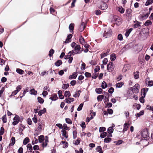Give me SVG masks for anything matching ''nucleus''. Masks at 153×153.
<instances>
[{
    "label": "nucleus",
    "mask_w": 153,
    "mask_h": 153,
    "mask_svg": "<svg viewBox=\"0 0 153 153\" xmlns=\"http://www.w3.org/2000/svg\"><path fill=\"white\" fill-rule=\"evenodd\" d=\"M25 128V126L22 124H21L20 126V127L19 128V131H22Z\"/></svg>",
    "instance_id": "obj_29"
},
{
    "label": "nucleus",
    "mask_w": 153,
    "mask_h": 153,
    "mask_svg": "<svg viewBox=\"0 0 153 153\" xmlns=\"http://www.w3.org/2000/svg\"><path fill=\"white\" fill-rule=\"evenodd\" d=\"M46 109L44 108L42 110H40L38 112V115L39 116H41L43 114H44L46 112Z\"/></svg>",
    "instance_id": "obj_15"
},
{
    "label": "nucleus",
    "mask_w": 153,
    "mask_h": 153,
    "mask_svg": "<svg viewBox=\"0 0 153 153\" xmlns=\"http://www.w3.org/2000/svg\"><path fill=\"white\" fill-rule=\"evenodd\" d=\"M85 76L87 77H90L91 76V73L88 72H86L85 74Z\"/></svg>",
    "instance_id": "obj_59"
},
{
    "label": "nucleus",
    "mask_w": 153,
    "mask_h": 153,
    "mask_svg": "<svg viewBox=\"0 0 153 153\" xmlns=\"http://www.w3.org/2000/svg\"><path fill=\"white\" fill-rule=\"evenodd\" d=\"M107 131L109 134H111L113 132L114 129L112 127H110L108 128Z\"/></svg>",
    "instance_id": "obj_39"
},
{
    "label": "nucleus",
    "mask_w": 153,
    "mask_h": 153,
    "mask_svg": "<svg viewBox=\"0 0 153 153\" xmlns=\"http://www.w3.org/2000/svg\"><path fill=\"white\" fill-rule=\"evenodd\" d=\"M118 8V10L120 13H124L125 10L122 7H119Z\"/></svg>",
    "instance_id": "obj_43"
},
{
    "label": "nucleus",
    "mask_w": 153,
    "mask_h": 153,
    "mask_svg": "<svg viewBox=\"0 0 153 153\" xmlns=\"http://www.w3.org/2000/svg\"><path fill=\"white\" fill-rule=\"evenodd\" d=\"M131 10L130 9H128L126 10V14L127 16L128 17H131Z\"/></svg>",
    "instance_id": "obj_11"
},
{
    "label": "nucleus",
    "mask_w": 153,
    "mask_h": 153,
    "mask_svg": "<svg viewBox=\"0 0 153 153\" xmlns=\"http://www.w3.org/2000/svg\"><path fill=\"white\" fill-rule=\"evenodd\" d=\"M108 62V59L107 58H105L102 61V63L104 65H105L107 64Z\"/></svg>",
    "instance_id": "obj_60"
},
{
    "label": "nucleus",
    "mask_w": 153,
    "mask_h": 153,
    "mask_svg": "<svg viewBox=\"0 0 153 153\" xmlns=\"http://www.w3.org/2000/svg\"><path fill=\"white\" fill-rule=\"evenodd\" d=\"M123 84L122 82L118 83H117L116 85V86L117 88H121L122 87Z\"/></svg>",
    "instance_id": "obj_56"
},
{
    "label": "nucleus",
    "mask_w": 153,
    "mask_h": 153,
    "mask_svg": "<svg viewBox=\"0 0 153 153\" xmlns=\"http://www.w3.org/2000/svg\"><path fill=\"white\" fill-rule=\"evenodd\" d=\"M153 1V0H147L145 4V5L146 6H148L151 4L152 3V1Z\"/></svg>",
    "instance_id": "obj_47"
},
{
    "label": "nucleus",
    "mask_w": 153,
    "mask_h": 153,
    "mask_svg": "<svg viewBox=\"0 0 153 153\" xmlns=\"http://www.w3.org/2000/svg\"><path fill=\"white\" fill-rule=\"evenodd\" d=\"M100 70V67L99 66H97L96 67V68L94 69V72L96 73L98 71Z\"/></svg>",
    "instance_id": "obj_64"
},
{
    "label": "nucleus",
    "mask_w": 153,
    "mask_h": 153,
    "mask_svg": "<svg viewBox=\"0 0 153 153\" xmlns=\"http://www.w3.org/2000/svg\"><path fill=\"white\" fill-rule=\"evenodd\" d=\"M27 148L30 150V152H32L33 150V148L30 144H28L27 145Z\"/></svg>",
    "instance_id": "obj_41"
},
{
    "label": "nucleus",
    "mask_w": 153,
    "mask_h": 153,
    "mask_svg": "<svg viewBox=\"0 0 153 153\" xmlns=\"http://www.w3.org/2000/svg\"><path fill=\"white\" fill-rule=\"evenodd\" d=\"M71 95L70 92L69 91H65L64 93V96L65 97H69L71 96Z\"/></svg>",
    "instance_id": "obj_33"
},
{
    "label": "nucleus",
    "mask_w": 153,
    "mask_h": 153,
    "mask_svg": "<svg viewBox=\"0 0 153 153\" xmlns=\"http://www.w3.org/2000/svg\"><path fill=\"white\" fill-rule=\"evenodd\" d=\"M83 105V103H81L79 105V106H78V107L77 109V110L78 111H81L82 109Z\"/></svg>",
    "instance_id": "obj_49"
},
{
    "label": "nucleus",
    "mask_w": 153,
    "mask_h": 153,
    "mask_svg": "<svg viewBox=\"0 0 153 153\" xmlns=\"http://www.w3.org/2000/svg\"><path fill=\"white\" fill-rule=\"evenodd\" d=\"M140 86L138 84H136L134 86L131 87L130 89L134 93L137 94L139 92V88Z\"/></svg>",
    "instance_id": "obj_4"
},
{
    "label": "nucleus",
    "mask_w": 153,
    "mask_h": 153,
    "mask_svg": "<svg viewBox=\"0 0 153 153\" xmlns=\"http://www.w3.org/2000/svg\"><path fill=\"white\" fill-rule=\"evenodd\" d=\"M11 140L12 141V142L11 143H10L9 144V146H10L11 145L12 146L14 145L15 143V139L14 137H11Z\"/></svg>",
    "instance_id": "obj_28"
},
{
    "label": "nucleus",
    "mask_w": 153,
    "mask_h": 153,
    "mask_svg": "<svg viewBox=\"0 0 153 153\" xmlns=\"http://www.w3.org/2000/svg\"><path fill=\"white\" fill-rule=\"evenodd\" d=\"M129 124L128 123H125L123 125V132L124 133L129 128Z\"/></svg>",
    "instance_id": "obj_7"
},
{
    "label": "nucleus",
    "mask_w": 153,
    "mask_h": 153,
    "mask_svg": "<svg viewBox=\"0 0 153 153\" xmlns=\"http://www.w3.org/2000/svg\"><path fill=\"white\" fill-rule=\"evenodd\" d=\"M108 5L106 3L103 2L100 6V8L102 10H105L108 8Z\"/></svg>",
    "instance_id": "obj_10"
},
{
    "label": "nucleus",
    "mask_w": 153,
    "mask_h": 153,
    "mask_svg": "<svg viewBox=\"0 0 153 153\" xmlns=\"http://www.w3.org/2000/svg\"><path fill=\"white\" fill-rule=\"evenodd\" d=\"M150 13V12H147L146 14H144L142 16V19L143 20L146 19L148 18Z\"/></svg>",
    "instance_id": "obj_21"
},
{
    "label": "nucleus",
    "mask_w": 153,
    "mask_h": 153,
    "mask_svg": "<svg viewBox=\"0 0 153 153\" xmlns=\"http://www.w3.org/2000/svg\"><path fill=\"white\" fill-rule=\"evenodd\" d=\"M19 116L16 115L15 116V117L13 118V120L14 121L13 122V125L15 126L20 121V120L19 119Z\"/></svg>",
    "instance_id": "obj_6"
},
{
    "label": "nucleus",
    "mask_w": 153,
    "mask_h": 153,
    "mask_svg": "<svg viewBox=\"0 0 153 153\" xmlns=\"http://www.w3.org/2000/svg\"><path fill=\"white\" fill-rule=\"evenodd\" d=\"M95 91L97 94H100L102 92V90L100 88H97L95 89Z\"/></svg>",
    "instance_id": "obj_32"
},
{
    "label": "nucleus",
    "mask_w": 153,
    "mask_h": 153,
    "mask_svg": "<svg viewBox=\"0 0 153 153\" xmlns=\"http://www.w3.org/2000/svg\"><path fill=\"white\" fill-rule=\"evenodd\" d=\"M54 53V50L53 49H51L49 52V56L50 57L52 56Z\"/></svg>",
    "instance_id": "obj_42"
},
{
    "label": "nucleus",
    "mask_w": 153,
    "mask_h": 153,
    "mask_svg": "<svg viewBox=\"0 0 153 153\" xmlns=\"http://www.w3.org/2000/svg\"><path fill=\"white\" fill-rule=\"evenodd\" d=\"M148 85L149 86H153V81L152 80L149 81L148 82Z\"/></svg>",
    "instance_id": "obj_63"
},
{
    "label": "nucleus",
    "mask_w": 153,
    "mask_h": 153,
    "mask_svg": "<svg viewBox=\"0 0 153 153\" xmlns=\"http://www.w3.org/2000/svg\"><path fill=\"white\" fill-rule=\"evenodd\" d=\"M72 55H73L71 53H70L69 54L68 53V55H65V56L64 59H68L70 56H71Z\"/></svg>",
    "instance_id": "obj_52"
},
{
    "label": "nucleus",
    "mask_w": 153,
    "mask_h": 153,
    "mask_svg": "<svg viewBox=\"0 0 153 153\" xmlns=\"http://www.w3.org/2000/svg\"><path fill=\"white\" fill-rule=\"evenodd\" d=\"M101 87L103 89H105L107 87V85L106 82L105 81H103L101 85Z\"/></svg>",
    "instance_id": "obj_35"
},
{
    "label": "nucleus",
    "mask_w": 153,
    "mask_h": 153,
    "mask_svg": "<svg viewBox=\"0 0 153 153\" xmlns=\"http://www.w3.org/2000/svg\"><path fill=\"white\" fill-rule=\"evenodd\" d=\"M114 88L113 87H111L109 89L108 92L110 94H112L114 91Z\"/></svg>",
    "instance_id": "obj_58"
},
{
    "label": "nucleus",
    "mask_w": 153,
    "mask_h": 153,
    "mask_svg": "<svg viewBox=\"0 0 153 153\" xmlns=\"http://www.w3.org/2000/svg\"><path fill=\"white\" fill-rule=\"evenodd\" d=\"M38 139L40 143H42L44 140V136L43 135H41L38 137Z\"/></svg>",
    "instance_id": "obj_26"
},
{
    "label": "nucleus",
    "mask_w": 153,
    "mask_h": 153,
    "mask_svg": "<svg viewBox=\"0 0 153 153\" xmlns=\"http://www.w3.org/2000/svg\"><path fill=\"white\" fill-rule=\"evenodd\" d=\"M117 39L120 41H122L123 40V37L122 35L121 34H119L117 36Z\"/></svg>",
    "instance_id": "obj_50"
},
{
    "label": "nucleus",
    "mask_w": 153,
    "mask_h": 153,
    "mask_svg": "<svg viewBox=\"0 0 153 153\" xmlns=\"http://www.w3.org/2000/svg\"><path fill=\"white\" fill-rule=\"evenodd\" d=\"M117 17V16L114 17L113 19H112V21L114 23H115L117 25H118L120 24V23L119 22L120 19Z\"/></svg>",
    "instance_id": "obj_8"
},
{
    "label": "nucleus",
    "mask_w": 153,
    "mask_h": 153,
    "mask_svg": "<svg viewBox=\"0 0 153 153\" xmlns=\"http://www.w3.org/2000/svg\"><path fill=\"white\" fill-rule=\"evenodd\" d=\"M72 35L71 34H70L67 36V38L65 41V43H68L71 42V37H72Z\"/></svg>",
    "instance_id": "obj_12"
},
{
    "label": "nucleus",
    "mask_w": 153,
    "mask_h": 153,
    "mask_svg": "<svg viewBox=\"0 0 153 153\" xmlns=\"http://www.w3.org/2000/svg\"><path fill=\"white\" fill-rule=\"evenodd\" d=\"M116 58V56L114 53H112L110 56V59L111 61H114Z\"/></svg>",
    "instance_id": "obj_17"
},
{
    "label": "nucleus",
    "mask_w": 153,
    "mask_h": 153,
    "mask_svg": "<svg viewBox=\"0 0 153 153\" xmlns=\"http://www.w3.org/2000/svg\"><path fill=\"white\" fill-rule=\"evenodd\" d=\"M85 69V64L84 63L82 62V67L81 68V69L82 70H84Z\"/></svg>",
    "instance_id": "obj_61"
},
{
    "label": "nucleus",
    "mask_w": 153,
    "mask_h": 153,
    "mask_svg": "<svg viewBox=\"0 0 153 153\" xmlns=\"http://www.w3.org/2000/svg\"><path fill=\"white\" fill-rule=\"evenodd\" d=\"M2 120L3 121V123H5L7 122V118H6V115L5 114L1 118Z\"/></svg>",
    "instance_id": "obj_38"
},
{
    "label": "nucleus",
    "mask_w": 153,
    "mask_h": 153,
    "mask_svg": "<svg viewBox=\"0 0 153 153\" xmlns=\"http://www.w3.org/2000/svg\"><path fill=\"white\" fill-rule=\"evenodd\" d=\"M112 34V30L110 28H105L103 36L105 38L110 37Z\"/></svg>",
    "instance_id": "obj_3"
},
{
    "label": "nucleus",
    "mask_w": 153,
    "mask_h": 153,
    "mask_svg": "<svg viewBox=\"0 0 153 153\" xmlns=\"http://www.w3.org/2000/svg\"><path fill=\"white\" fill-rule=\"evenodd\" d=\"M69 86V84L68 83L67 84H64L62 86V88L63 89H67Z\"/></svg>",
    "instance_id": "obj_30"
},
{
    "label": "nucleus",
    "mask_w": 153,
    "mask_h": 153,
    "mask_svg": "<svg viewBox=\"0 0 153 153\" xmlns=\"http://www.w3.org/2000/svg\"><path fill=\"white\" fill-rule=\"evenodd\" d=\"M113 63L111 62H109L107 65V69L109 72H112L114 70Z\"/></svg>",
    "instance_id": "obj_5"
},
{
    "label": "nucleus",
    "mask_w": 153,
    "mask_h": 153,
    "mask_svg": "<svg viewBox=\"0 0 153 153\" xmlns=\"http://www.w3.org/2000/svg\"><path fill=\"white\" fill-rule=\"evenodd\" d=\"M30 139L28 137L25 138L23 140V144L25 145L29 141Z\"/></svg>",
    "instance_id": "obj_25"
},
{
    "label": "nucleus",
    "mask_w": 153,
    "mask_h": 153,
    "mask_svg": "<svg viewBox=\"0 0 153 153\" xmlns=\"http://www.w3.org/2000/svg\"><path fill=\"white\" fill-rule=\"evenodd\" d=\"M62 64V62L61 60H58L55 63V65L57 67L60 66Z\"/></svg>",
    "instance_id": "obj_20"
},
{
    "label": "nucleus",
    "mask_w": 153,
    "mask_h": 153,
    "mask_svg": "<svg viewBox=\"0 0 153 153\" xmlns=\"http://www.w3.org/2000/svg\"><path fill=\"white\" fill-rule=\"evenodd\" d=\"M61 132H62V135L63 136H64L66 138H67L68 137V136L66 135V132L65 130H62L61 131Z\"/></svg>",
    "instance_id": "obj_51"
},
{
    "label": "nucleus",
    "mask_w": 153,
    "mask_h": 153,
    "mask_svg": "<svg viewBox=\"0 0 153 153\" xmlns=\"http://www.w3.org/2000/svg\"><path fill=\"white\" fill-rule=\"evenodd\" d=\"M104 95H100L97 96V99L98 101H101L104 98Z\"/></svg>",
    "instance_id": "obj_31"
},
{
    "label": "nucleus",
    "mask_w": 153,
    "mask_h": 153,
    "mask_svg": "<svg viewBox=\"0 0 153 153\" xmlns=\"http://www.w3.org/2000/svg\"><path fill=\"white\" fill-rule=\"evenodd\" d=\"M77 74L76 72H74L73 73L72 75H70L69 77L70 79H76L77 76Z\"/></svg>",
    "instance_id": "obj_9"
},
{
    "label": "nucleus",
    "mask_w": 153,
    "mask_h": 153,
    "mask_svg": "<svg viewBox=\"0 0 153 153\" xmlns=\"http://www.w3.org/2000/svg\"><path fill=\"white\" fill-rule=\"evenodd\" d=\"M30 94H33L34 95H36V94L37 91H35L34 89H31L30 91Z\"/></svg>",
    "instance_id": "obj_37"
},
{
    "label": "nucleus",
    "mask_w": 153,
    "mask_h": 153,
    "mask_svg": "<svg viewBox=\"0 0 153 153\" xmlns=\"http://www.w3.org/2000/svg\"><path fill=\"white\" fill-rule=\"evenodd\" d=\"M144 112L143 111H141L139 113H137L136 114V116L137 117H139L141 115H142L143 114Z\"/></svg>",
    "instance_id": "obj_44"
},
{
    "label": "nucleus",
    "mask_w": 153,
    "mask_h": 153,
    "mask_svg": "<svg viewBox=\"0 0 153 153\" xmlns=\"http://www.w3.org/2000/svg\"><path fill=\"white\" fill-rule=\"evenodd\" d=\"M109 100V97H105V98L104 100V102L105 103L106 102H108Z\"/></svg>",
    "instance_id": "obj_62"
},
{
    "label": "nucleus",
    "mask_w": 153,
    "mask_h": 153,
    "mask_svg": "<svg viewBox=\"0 0 153 153\" xmlns=\"http://www.w3.org/2000/svg\"><path fill=\"white\" fill-rule=\"evenodd\" d=\"M57 95L54 94L52 97H51L49 99L51 100L52 101H55L57 99Z\"/></svg>",
    "instance_id": "obj_24"
},
{
    "label": "nucleus",
    "mask_w": 153,
    "mask_h": 153,
    "mask_svg": "<svg viewBox=\"0 0 153 153\" xmlns=\"http://www.w3.org/2000/svg\"><path fill=\"white\" fill-rule=\"evenodd\" d=\"M139 72L138 71L134 72V76L135 79H137L139 78Z\"/></svg>",
    "instance_id": "obj_19"
},
{
    "label": "nucleus",
    "mask_w": 153,
    "mask_h": 153,
    "mask_svg": "<svg viewBox=\"0 0 153 153\" xmlns=\"http://www.w3.org/2000/svg\"><path fill=\"white\" fill-rule=\"evenodd\" d=\"M33 121L35 123H36L37 122V119L36 118V115H34V117L32 118Z\"/></svg>",
    "instance_id": "obj_57"
},
{
    "label": "nucleus",
    "mask_w": 153,
    "mask_h": 153,
    "mask_svg": "<svg viewBox=\"0 0 153 153\" xmlns=\"http://www.w3.org/2000/svg\"><path fill=\"white\" fill-rule=\"evenodd\" d=\"M4 128L2 127H1L0 130V135H2L4 133Z\"/></svg>",
    "instance_id": "obj_48"
},
{
    "label": "nucleus",
    "mask_w": 153,
    "mask_h": 153,
    "mask_svg": "<svg viewBox=\"0 0 153 153\" xmlns=\"http://www.w3.org/2000/svg\"><path fill=\"white\" fill-rule=\"evenodd\" d=\"M16 72L20 74H23L24 72V71L23 70L19 68H17L16 69Z\"/></svg>",
    "instance_id": "obj_34"
},
{
    "label": "nucleus",
    "mask_w": 153,
    "mask_h": 153,
    "mask_svg": "<svg viewBox=\"0 0 153 153\" xmlns=\"http://www.w3.org/2000/svg\"><path fill=\"white\" fill-rule=\"evenodd\" d=\"M134 22L135 23L134 25V28H137L140 26V24L141 23V22H139L137 21H134Z\"/></svg>",
    "instance_id": "obj_13"
},
{
    "label": "nucleus",
    "mask_w": 153,
    "mask_h": 153,
    "mask_svg": "<svg viewBox=\"0 0 153 153\" xmlns=\"http://www.w3.org/2000/svg\"><path fill=\"white\" fill-rule=\"evenodd\" d=\"M102 133L100 135V137L102 138H103L105 137L107 135V133L106 132H102Z\"/></svg>",
    "instance_id": "obj_27"
},
{
    "label": "nucleus",
    "mask_w": 153,
    "mask_h": 153,
    "mask_svg": "<svg viewBox=\"0 0 153 153\" xmlns=\"http://www.w3.org/2000/svg\"><path fill=\"white\" fill-rule=\"evenodd\" d=\"M146 94V93L143 92V94L142 95V97L140 99V102L142 103H143L144 102V98L145 97Z\"/></svg>",
    "instance_id": "obj_14"
},
{
    "label": "nucleus",
    "mask_w": 153,
    "mask_h": 153,
    "mask_svg": "<svg viewBox=\"0 0 153 153\" xmlns=\"http://www.w3.org/2000/svg\"><path fill=\"white\" fill-rule=\"evenodd\" d=\"M111 140V139L110 137H106L104 139V142L105 143H108Z\"/></svg>",
    "instance_id": "obj_40"
},
{
    "label": "nucleus",
    "mask_w": 153,
    "mask_h": 153,
    "mask_svg": "<svg viewBox=\"0 0 153 153\" xmlns=\"http://www.w3.org/2000/svg\"><path fill=\"white\" fill-rule=\"evenodd\" d=\"M75 152L76 153H83V150L81 148H80L78 151L77 150H75Z\"/></svg>",
    "instance_id": "obj_53"
},
{
    "label": "nucleus",
    "mask_w": 153,
    "mask_h": 153,
    "mask_svg": "<svg viewBox=\"0 0 153 153\" xmlns=\"http://www.w3.org/2000/svg\"><path fill=\"white\" fill-rule=\"evenodd\" d=\"M81 92V91L80 90H79L78 91H76L75 94L73 95V97H78L80 95Z\"/></svg>",
    "instance_id": "obj_22"
},
{
    "label": "nucleus",
    "mask_w": 153,
    "mask_h": 153,
    "mask_svg": "<svg viewBox=\"0 0 153 153\" xmlns=\"http://www.w3.org/2000/svg\"><path fill=\"white\" fill-rule=\"evenodd\" d=\"M86 22H84V21H83V19H82V22H81V24L80 25H81L82 26H82H83V27H86Z\"/></svg>",
    "instance_id": "obj_55"
},
{
    "label": "nucleus",
    "mask_w": 153,
    "mask_h": 153,
    "mask_svg": "<svg viewBox=\"0 0 153 153\" xmlns=\"http://www.w3.org/2000/svg\"><path fill=\"white\" fill-rule=\"evenodd\" d=\"M74 50H72L69 52L68 54L70 53H71L73 55L79 54L83 51V49L81 48L80 45H77L74 47Z\"/></svg>",
    "instance_id": "obj_1"
},
{
    "label": "nucleus",
    "mask_w": 153,
    "mask_h": 153,
    "mask_svg": "<svg viewBox=\"0 0 153 153\" xmlns=\"http://www.w3.org/2000/svg\"><path fill=\"white\" fill-rule=\"evenodd\" d=\"M37 100L39 103L41 104H42L44 102V100L40 97H38Z\"/></svg>",
    "instance_id": "obj_36"
},
{
    "label": "nucleus",
    "mask_w": 153,
    "mask_h": 153,
    "mask_svg": "<svg viewBox=\"0 0 153 153\" xmlns=\"http://www.w3.org/2000/svg\"><path fill=\"white\" fill-rule=\"evenodd\" d=\"M79 40L80 43L82 45H84L86 43L84 38L82 36H81L79 38Z\"/></svg>",
    "instance_id": "obj_18"
},
{
    "label": "nucleus",
    "mask_w": 153,
    "mask_h": 153,
    "mask_svg": "<svg viewBox=\"0 0 153 153\" xmlns=\"http://www.w3.org/2000/svg\"><path fill=\"white\" fill-rule=\"evenodd\" d=\"M74 23H71L69 25V28L70 32L71 33L73 31L74 28Z\"/></svg>",
    "instance_id": "obj_16"
},
{
    "label": "nucleus",
    "mask_w": 153,
    "mask_h": 153,
    "mask_svg": "<svg viewBox=\"0 0 153 153\" xmlns=\"http://www.w3.org/2000/svg\"><path fill=\"white\" fill-rule=\"evenodd\" d=\"M106 130V128L104 127H101L99 128V131L100 132H103Z\"/></svg>",
    "instance_id": "obj_46"
},
{
    "label": "nucleus",
    "mask_w": 153,
    "mask_h": 153,
    "mask_svg": "<svg viewBox=\"0 0 153 153\" xmlns=\"http://www.w3.org/2000/svg\"><path fill=\"white\" fill-rule=\"evenodd\" d=\"M140 134L141 135L143 139L147 140L149 138L148 131L146 128L143 129L141 131Z\"/></svg>",
    "instance_id": "obj_2"
},
{
    "label": "nucleus",
    "mask_w": 153,
    "mask_h": 153,
    "mask_svg": "<svg viewBox=\"0 0 153 153\" xmlns=\"http://www.w3.org/2000/svg\"><path fill=\"white\" fill-rule=\"evenodd\" d=\"M152 24V22L150 20H147L144 24V25L146 26H147L149 25H151Z\"/></svg>",
    "instance_id": "obj_45"
},
{
    "label": "nucleus",
    "mask_w": 153,
    "mask_h": 153,
    "mask_svg": "<svg viewBox=\"0 0 153 153\" xmlns=\"http://www.w3.org/2000/svg\"><path fill=\"white\" fill-rule=\"evenodd\" d=\"M97 152H99V153H103V151L102 149V148L100 146H98L97 147L96 149Z\"/></svg>",
    "instance_id": "obj_23"
},
{
    "label": "nucleus",
    "mask_w": 153,
    "mask_h": 153,
    "mask_svg": "<svg viewBox=\"0 0 153 153\" xmlns=\"http://www.w3.org/2000/svg\"><path fill=\"white\" fill-rule=\"evenodd\" d=\"M65 121L67 123L69 124H72V122L71 120L68 118H66L65 119Z\"/></svg>",
    "instance_id": "obj_54"
}]
</instances>
